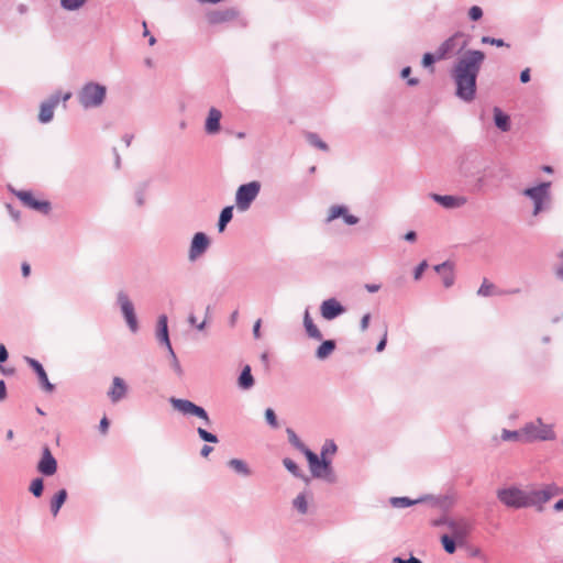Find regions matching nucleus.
<instances>
[{
	"instance_id": "1",
	"label": "nucleus",
	"mask_w": 563,
	"mask_h": 563,
	"mask_svg": "<svg viewBox=\"0 0 563 563\" xmlns=\"http://www.w3.org/2000/svg\"><path fill=\"white\" fill-rule=\"evenodd\" d=\"M485 55L481 51L467 52L455 65L453 78L456 84V95L459 98L471 101L476 91V77Z\"/></svg>"
},
{
	"instance_id": "2",
	"label": "nucleus",
	"mask_w": 563,
	"mask_h": 563,
	"mask_svg": "<svg viewBox=\"0 0 563 563\" xmlns=\"http://www.w3.org/2000/svg\"><path fill=\"white\" fill-rule=\"evenodd\" d=\"M522 441H547L555 439V433L552 427L542 422L541 419H537L533 422L527 423L521 429Z\"/></svg>"
},
{
	"instance_id": "3",
	"label": "nucleus",
	"mask_w": 563,
	"mask_h": 563,
	"mask_svg": "<svg viewBox=\"0 0 563 563\" xmlns=\"http://www.w3.org/2000/svg\"><path fill=\"white\" fill-rule=\"evenodd\" d=\"M106 98V87L96 82L86 84L78 93L84 108H96L102 104Z\"/></svg>"
},
{
	"instance_id": "4",
	"label": "nucleus",
	"mask_w": 563,
	"mask_h": 563,
	"mask_svg": "<svg viewBox=\"0 0 563 563\" xmlns=\"http://www.w3.org/2000/svg\"><path fill=\"white\" fill-rule=\"evenodd\" d=\"M560 494H563V489L556 484H548L539 489H528V507H536L541 511L544 504Z\"/></svg>"
},
{
	"instance_id": "5",
	"label": "nucleus",
	"mask_w": 563,
	"mask_h": 563,
	"mask_svg": "<svg viewBox=\"0 0 563 563\" xmlns=\"http://www.w3.org/2000/svg\"><path fill=\"white\" fill-rule=\"evenodd\" d=\"M498 499L510 508H528V489L515 486L501 488L497 492Z\"/></svg>"
},
{
	"instance_id": "6",
	"label": "nucleus",
	"mask_w": 563,
	"mask_h": 563,
	"mask_svg": "<svg viewBox=\"0 0 563 563\" xmlns=\"http://www.w3.org/2000/svg\"><path fill=\"white\" fill-rule=\"evenodd\" d=\"M305 456L307 457L312 476L317 478H324L330 482L334 481V475L331 468V460L325 457L319 459V456L310 450L305 451Z\"/></svg>"
},
{
	"instance_id": "7",
	"label": "nucleus",
	"mask_w": 563,
	"mask_h": 563,
	"mask_svg": "<svg viewBox=\"0 0 563 563\" xmlns=\"http://www.w3.org/2000/svg\"><path fill=\"white\" fill-rule=\"evenodd\" d=\"M550 186L551 183L547 181L523 190L522 194L533 201V216H538L550 202Z\"/></svg>"
},
{
	"instance_id": "8",
	"label": "nucleus",
	"mask_w": 563,
	"mask_h": 563,
	"mask_svg": "<svg viewBox=\"0 0 563 563\" xmlns=\"http://www.w3.org/2000/svg\"><path fill=\"white\" fill-rule=\"evenodd\" d=\"M258 192L260 184L257 181H251L240 186L235 196L238 209L242 211L247 210L251 202L256 198Z\"/></svg>"
},
{
	"instance_id": "9",
	"label": "nucleus",
	"mask_w": 563,
	"mask_h": 563,
	"mask_svg": "<svg viewBox=\"0 0 563 563\" xmlns=\"http://www.w3.org/2000/svg\"><path fill=\"white\" fill-rule=\"evenodd\" d=\"M466 46V41L463 40V34L456 33L446 41H444L437 49V59L441 60L452 55L456 49H462Z\"/></svg>"
},
{
	"instance_id": "10",
	"label": "nucleus",
	"mask_w": 563,
	"mask_h": 563,
	"mask_svg": "<svg viewBox=\"0 0 563 563\" xmlns=\"http://www.w3.org/2000/svg\"><path fill=\"white\" fill-rule=\"evenodd\" d=\"M170 402L176 410L183 412L184 415L197 416V417L203 419L206 421V423H208V424L210 423L208 413L206 412V410L202 407H199V406L195 405L194 402L186 400V399L172 398Z\"/></svg>"
},
{
	"instance_id": "11",
	"label": "nucleus",
	"mask_w": 563,
	"mask_h": 563,
	"mask_svg": "<svg viewBox=\"0 0 563 563\" xmlns=\"http://www.w3.org/2000/svg\"><path fill=\"white\" fill-rule=\"evenodd\" d=\"M210 241L208 236L202 233L198 232L194 235L188 257L191 262L196 261L199 256H201L207 249L209 247Z\"/></svg>"
},
{
	"instance_id": "12",
	"label": "nucleus",
	"mask_w": 563,
	"mask_h": 563,
	"mask_svg": "<svg viewBox=\"0 0 563 563\" xmlns=\"http://www.w3.org/2000/svg\"><path fill=\"white\" fill-rule=\"evenodd\" d=\"M118 300L130 329L133 332H135L137 329V320L134 312L133 303L131 302L129 297L123 292L119 294Z\"/></svg>"
},
{
	"instance_id": "13",
	"label": "nucleus",
	"mask_w": 563,
	"mask_h": 563,
	"mask_svg": "<svg viewBox=\"0 0 563 563\" xmlns=\"http://www.w3.org/2000/svg\"><path fill=\"white\" fill-rule=\"evenodd\" d=\"M451 537L456 541L462 542L472 529V525L465 519H456L448 521Z\"/></svg>"
},
{
	"instance_id": "14",
	"label": "nucleus",
	"mask_w": 563,
	"mask_h": 563,
	"mask_svg": "<svg viewBox=\"0 0 563 563\" xmlns=\"http://www.w3.org/2000/svg\"><path fill=\"white\" fill-rule=\"evenodd\" d=\"M37 470L46 476H51L56 473L57 463L48 446L43 448L42 459L38 462Z\"/></svg>"
},
{
	"instance_id": "15",
	"label": "nucleus",
	"mask_w": 563,
	"mask_h": 563,
	"mask_svg": "<svg viewBox=\"0 0 563 563\" xmlns=\"http://www.w3.org/2000/svg\"><path fill=\"white\" fill-rule=\"evenodd\" d=\"M60 101V93L53 95L49 100L43 102L40 107L38 120L42 123H48L54 117V109Z\"/></svg>"
},
{
	"instance_id": "16",
	"label": "nucleus",
	"mask_w": 563,
	"mask_h": 563,
	"mask_svg": "<svg viewBox=\"0 0 563 563\" xmlns=\"http://www.w3.org/2000/svg\"><path fill=\"white\" fill-rule=\"evenodd\" d=\"M20 200L27 207L47 213L49 210V203L47 201H41L35 198V196L29 191H22L19 194Z\"/></svg>"
},
{
	"instance_id": "17",
	"label": "nucleus",
	"mask_w": 563,
	"mask_h": 563,
	"mask_svg": "<svg viewBox=\"0 0 563 563\" xmlns=\"http://www.w3.org/2000/svg\"><path fill=\"white\" fill-rule=\"evenodd\" d=\"M344 311L341 303L335 299L324 300L321 305V314L327 320H332Z\"/></svg>"
},
{
	"instance_id": "18",
	"label": "nucleus",
	"mask_w": 563,
	"mask_h": 563,
	"mask_svg": "<svg viewBox=\"0 0 563 563\" xmlns=\"http://www.w3.org/2000/svg\"><path fill=\"white\" fill-rule=\"evenodd\" d=\"M126 391L128 387L124 380L121 377H114L108 395L112 402H118L119 400L125 397Z\"/></svg>"
},
{
	"instance_id": "19",
	"label": "nucleus",
	"mask_w": 563,
	"mask_h": 563,
	"mask_svg": "<svg viewBox=\"0 0 563 563\" xmlns=\"http://www.w3.org/2000/svg\"><path fill=\"white\" fill-rule=\"evenodd\" d=\"M222 113L220 110L216 108H211L209 110L207 120H206V132L208 134H216L220 131V120H221Z\"/></svg>"
},
{
	"instance_id": "20",
	"label": "nucleus",
	"mask_w": 563,
	"mask_h": 563,
	"mask_svg": "<svg viewBox=\"0 0 563 563\" xmlns=\"http://www.w3.org/2000/svg\"><path fill=\"white\" fill-rule=\"evenodd\" d=\"M432 199L439 202L444 208H459L466 203V199L462 196H441L433 194Z\"/></svg>"
},
{
	"instance_id": "21",
	"label": "nucleus",
	"mask_w": 563,
	"mask_h": 563,
	"mask_svg": "<svg viewBox=\"0 0 563 563\" xmlns=\"http://www.w3.org/2000/svg\"><path fill=\"white\" fill-rule=\"evenodd\" d=\"M435 272L441 274L443 284L446 288L454 284V266L450 262H444L434 267Z\"/></svg>"
},
{
	"instance_id": "22",
	"label": "nucleus",
	"mask_w": 563,
	"mask_h": 563,
	"mask_svg": "<svg viewBox=\"0 0 563 563\" xmlns=\"http://www.w3.org/2000/svg\"><path fill=\"white\" fill-rule=\"evenodd\" d=\"M27 363L35 371L43 388L47 391H53L54 386L49 383L46 372L43 366L34 358H27Z\"/></svg>"
},
{
	"instance_id": "23",
	"label": "nucleus",
	"mask_w": 563,
	"mask_h": 563,
	"mask_svg": "<svg viewBox=\"0 0 563 563\" xmlns=\"http://www.w3.org/2000/svg\"><path fill=\"white\" fill-rule=\"evenodd\" d=\"M157 327H158V330H157L158 340L161 342H163L167 346L169 353L173 354V347H172L169 336H168L167 317L165 314H162L158 318Z\"/></svg>"
},
{
	"instance_id": "24",
	"label": "nucleus",
	"mask_w": 563,
	"mask_h": 563,
	"mask_svg": "<svg viewBox=\"0 0 563 563\" xmlns=\"http://www.w3.org/2000/svg\"><path fill=\"white\" fill-rule=\"evenodd\" d=\"M303 323H305V328H306V331L309 334V336H311V338H313L316 340H321L322 339V334H321L320 330L313 323V321L310 318L308 311H306V313H305Z\"/></svg>"
},
{
	"instance_id": "25",
	"label": "nucleus",
	"mask_w": 563,
	"mask_h": 563,
	"mask_svg": "<svg viewBox=\"0 0 563 563\" xmlns=\"http://www.w3.org/2000/svg\"><path fill=\"white\" fill-rule=\"evenodd\" d=\"M494 120L497 128L500 129L501 131L509 130V117L498 108L494 109Z\"/></svg>"
},
{
	"instance_id": "26",
	"label": "nucleus",
	"mask_w": 563,
	"mask_h": 563,
	"mask_svg": "<svg viewBox=\"0 0 563 563\" xmlns=\"http://www.w3.org/2000/svg\"><path fill=\"white\" fill-rule=\"evenodd\" d=\"M66 497H67V492L65 489H60L52 499L51 509H52V512L54 516H56L58 514L60 507L63 506V504L66 500Z\"/></svg>"
},
{
	"instance_id": "27",
	"label": "nucleus",
	"mask_w": 563,
	"mask_h": 563,
	"mask_svg": "<svg viewBox=\"0 0 563 563\" xmlns=\"http://www.w3.org/2000/svg\"><path fill=\"white\" fill-rule=\"evenodd\" d=\"M253 384H254V379L251 374V367L249 365H246L243 368V371L239 377V385H240V387L247 389V388L252 387Z\"/></svg>"
},
{
	"instance_id": "28",
	"label": "nucleus",
	"mask_w": 563,
	"mask_h": 563,
	"mask_svg": "<svg viewBox=\"0 0 563 563\" xmlns=\"http://www.w3.org/2000/svg\"><path fill=\"white\" fill-rule=\"evenodd\" d=\"M335 344L333 341H324L317 350V357L323 360L328 357L334 350Z\"/></svg>"
},
{
	"instance_id": "29",
	"label": "nucleus",
	"mask_w": 563,
	"mask_h": 563,
	"mask_svg": "<svg viewBox=\"0 0 563 563\" xmlns=\"http://www.w3.org/2000/svg\"><path fill=\"white\" fill-rule=\"evenodd\" d=\"M232 216H233V208L232 207H225L221 211V214H220V218H219V223H218L220 232H222L224 230L225 225L228 224V222L231 221Z\"/></svg>"
},
{
	"instance_id": "30",
	"label": "nucleus",
	"mask_w": 563,
	"mask_h": 563,
	"mask_svg": "<svg viewBox=\"0 0 563 563\" xmlns=\"http://www.w3.org/2000/svg\"><path fill=\"white\" fill-rule=\"evenodd\" d=\"M235 12L233 10L222 11V12H216L210 16V22L212 23H220L228 20H231L235 16Z\"/></svg>"
},
{
	"instance_id": "31",
	"label": "nucleus",
	"mask_w": 563,
	"mask_h": 563,
	"mask_svg": "<svg viewBox=\"0 0 563 563\" xmlns=\"http://www.w3.org/2000/svg\"><path fill=\"white\" fill-rule=\"evenodd\" d=\"M477 294L483 297L493 296L496 294V287L487 279H484Z\"/></svg>"
},
{
	"instance_id": "32",
	"label": "nucleus",
	"mask_w": 563,
	"mask_h": 563,
	"mask_svg": "<svg viewBox=\"0 0 563 563\" xmlns=\"http://www.w3.org/2000/svg\"><path fill=\"white\" fill-rule=\"evenodd\" d=\"M294 507L300 514H306L308 511V501L305 494H300L294 499Z\"/></svg>"
},
{
	"instance_id": "33",
	"label": "nucleus",
	"mask_w": 563,
	"mask_h": 563,
	"mask_svg": "<svg viewBox=\"0 0 563 563\" xmlns=\"http://www.w3.org/2000/svg\"><path fill=\"white\" fill-rule=\"evenodd\" d=\"M346 213V208L342 206H332L329 209L327 221H333L334 219L339 217H343Z\"/></svg>"
},
{
	"instance_id": "34",
	"label": "nucleus",
	"mask_w": 563,
	"mask_h": 563,
	"mask_svg": "<svg viewBox=\"0 0 563 563\" xmlns=\"http://www.w3.org/2000/svg\"><path fill=\"white\" fill-rule=\"evenodd\" d=\"M229 465L238 473L240 474H243V475H249L250 474V470L247 468L246 464L241 461V460H238V459H232L230 462H229Z\"/></svg>"
},
{
	"instance_id": "35",
	"label": "nucleus",
	"mask_w": 563,
	"mask_h": 563,
	"mask_svg": "<svg viewBox=\"0 0 563 563\" xmlns=\"http://www.w3.org/2000/svg\"><path fill=\"white\" fill-rule=\"evenodd\" d=\"M455 541L456 540L454 538H452L451 536H448V534H444L441 537V542L443 544V548L450 554L455 552V549H456Z\"/></svg>"
},
{
	"instance_id": "36",
	"label": "nucleus",
	"mask_w": 563,
	"mask_h": 563,
	"mask_svg": "<svg viewBox=\"0 0 563 563\" xmlns=\"http://www.w3.org/2000/svg\"><path fill=\"white\" fill-rule=\"evenodd\" d=\"M307 140L311 145L322 151H328L329 148L328 145L322 140H320V137L314 133L307 134Z\"/></svg>"
},
{
	"instance_id": "37",
	"label": "nucleus",
	"mask_w": 563,
	"mask_h": 563,
	"mask_svg": "<svg viewBox=\"0 0 563 563\" xmlns=\"http://www.w3.org/2000/svg\"><path fill=\"white\" fill-rule=\"evenodd\" d=\"M336 452V445L332 441H328L324 443L322 451H321V457H325L330 460L332 455H334Z\"/></svg>"
},
{
	"instance_id": "38",
	"label": "nucleus",
	"mask_w": 563,
	"mask_h": 563,
	"mask_svg": "<svg viewBox=\"0 0 563 563\" xmlns=\"http://www.w3.org/2000/svg\"><path fill=\"white\" fill-rule=\"evenodd\" d=\"M287 433H288L290 443L292 445H295L297 449H299L303 454H305L306 450H309L308 448H306L303 445V443L299 440V438L296 435V433L291 429H288Z\"/></svg>"
},
{
	"instance_id": "39",
	"label": "nucleus",
	"mask_w": 563,
	"mask_h": 563,
	"mask_svg": "<svg viewBox=\"0 0 563 563\" xmlns=\"http://www.w3.org/2000/svg\"><path fill=\"white\" fill-rule=\"evenodd\" d=\"M501 439L504 441H518V440L522 441L521 430L520 431L503 430Z\"/></svg>"
},
{
	"instance_id": "40",
	"label": "nucleus",
	"mask_w": 563,
	"mask_h": 563,
	"mask_svg": "<svg viewBox=\"0 0 563 563\" xmlns=\"http://www.w3.org/2000/svg\"><path fill=\"white\" fill-rule=\"evenodd\" d=\"M87 0H60L62 5L67 10H77L86 3Z\"/></svg>"
},
{
	"instance_id": "41",
	"label": "nucleus",
	"mask_w": 563,
	"mask_h": 563,
	"mask_svg": "<svg viewBox=\"0 0 563 563\" xmlns=\"http://www.w3.org/2000/svg\"><path fill=\"white\" fill-rule=\"evenodd\" d=\"M419 500H411L407 497H397V498H393L391 499V504L393 506L395 507H408V506H411L416 503H418Z\"/></svg>"
},
{
	"instance_id": "42",
	"label": "nucleus",
	"mask_w": 563,
	"mask_h": 563,
	"mask_svg": "<svg viewBox=\"0 0 563 563\" xmlns=\"http://www.w3.org/2000/svg\"><path fill=\"white\" fill-rule=\"evenodd\" d=\"M30 490L34 496L40 497L43 492V481L41 478H36L31 483Z\"/></svg>"
},
{
	"instance_id": "43",
	"label": "nucleus",
	"mask_w": 563,
	"mask_h": 563,
	"mask_svg": "<svg viewBox=\"0 0 563 563\" xmlns=\"http://www.w3.org/2000/svg\"><path fill=\"white\" fill-rule=\"evenodd\" d=\"M198 434L200 435V438H201L202 440H205V441H207V442H212V443L218 442V438H217L214 434H212V433H210V432L206 431V430H205V429H202V428H198Z\"/></svg>"
},
{
	"instance_id": "44",
	"label": "nucleus",
	"mask_w": 563,
	"mask_h": 563,
	"mask_svg": "<svg viewBox=\"0 0 563 563\" xmlns=\"http://www.w3.org/2000/svg\"><path fill=\"white\" fill-rule=\"evenodd\" d=\"M285 467L291 473L294 474L295 476H299V468L297 466V464L290 460V459H285L283 461Z\"/></svg>"
},
{
	"instance_id": "45",
	"label": "nucleus",
	"mask_w": 563,
	"mask_h": 563,
	"mask_svg": "<svg viewBox=\"0 0 563 563\" xmlns=\"http://www.w3.org/2000/svg\"><path fill=\"white\" fill-rule=\"evenodd\" d=\"M438 60L437 59V52L434 54L426 53L422 57V66L423 67H431L432 64Z\"/></svg>"
},
{
	"instance_id": "46",
	"label": "nucleus",
	"mask_w": 563,
	"mask_h": 563,
	"mask_svg": "<svg viewBox=\"0 0 563 563\" xmlns=\"http://www.w3.org/2000/svg\"><path fill=\"white\" fill-rule=\"evenodd\" d=\"M265 418L267 420V422L273 427V428H277L278 423H277V419H276V415L274 412L273 409L268 408L266 409L265 411Z\"/></svg>"
},
{
	"instance_id": "47",
	"label": "nucleus",
	"mask_w": 563,
	"mask_h": 563,
	"mask_svg": "<svg viewBox=\"0 0 563 563\" xmlns=\"http://www.w3.org/2000/svg\"><path fill=\"white\" fill-rule=\"evenodd\" d=\"M468 15L471 20L477 21L483 16V10L477 5H473L468 11Z\"/></svg>"
},
{
	"instance_id": "48",
	"label": "nucleus",
	"mask_w": 563,
	"mask_h": 563,
	"mask_svg": "<svg viewBox=\"0 0 563 563\" xmlns=\"http://www.w3.org/2000/svg\"><path fill=\"white\" fill-rule=\"evenodd\" d=\"M428 264L426 261L421 262L415 271V279H419L427 268Z\"/></svg>"
},
{
	"instance_id": "49",
	"label": "nucleus",
	"mask_w": 563,
	"mask_h": 563,
	"mask_svg": "<svg viewBox=\"0 0 563 563\" xmlns=\"http://www.w3.org/2000/svg\"><path fill=\"white\" fill-rule=\"evenodd\" d=\"M189 323L191 325H196L199 330H202L205 328V324H206V321H201L200 323H198L197 321V318L192 314L189 316V319H188Z\"/></svg>"
},
{
	"instance_id": "50",
	"label": "nucleus",
	"mask_w": 563,
	"mask_h": 563,
	"mask_svg": "<svg viewBox=\"0 0 563 563\" xmlns=\"http://www.w3.org/2000/svg\"><path fill=\"white\" fill-rule=\"evenodd\" d=\"M394 563H421V561L417 558L411 556L408 560H402L400 558H395Z\"/></svg>"
},
{
	"instance_id": "51",
	"label": "nucleus",
	"mask_w": 563,
	"mask_h": 563,
	"mask_svg": "<svg viewBox=\"0 0 563 563\" xmlns=\"http://www.w3.org/2000/svg\"><path fill=\"white\" fill-rule=\"evenodd\" d=\"M261 324H262L261 319L256 320V322L254 323L253 334H254L255 339H260V336H261V332H260Z\"/></svg>"
},
{
	"instance_id": "52",
	"label": "nucleus",
	"mask_w": 563,
	"mask_h": 563,
	"mask_svg": "<svg viewBox=\"0 0 563 563\" xmlns=\"http://www.w3.org/2000/svg\"><path fill=\"white\" fill-rule=\"evenodd\" d=\"M170 355H172V357H173V367H174V369L176 371V373H177L178 375H180V374H181V367H180V364H179V362H178V360H177V357H176V355H175V353H174V352H173V354H170Z\"/></svg>"
},
{
	"instance_id": "53",
	"label": "nucleus",
	"mask_w": 563,
	"mask_h": 563,
	"mask_svg": "<svg viewBox=\"0 0 563 563\" xmlns=\"http://www.w3.org/2000/svg\"><path fill=\"white\" fill-rule=\"evenodd\" d=\"M520 80L521 82L526 84L530 80V69L526 68L520 74Z\"/></svg>"
},
{
	"instance_id": "54",
	"label": "nucleus",
	"mask_w": 563,
	"mask_h": 563,
	"mask_svg": "<svg viewBox=\"0 0 563 563\" xmlns=\"http://www.w3.org/2000/svg\"><path fill=\"white\" fill-rule=\"evenodd\" d=\"M371 316L366 313L361 320V330L365 331L368 328Z\"/></svg>"
},
{
	"instance_id": "55",
	"label": "nucleus",
	"mask_w": 563,
	"mask_h": 563,
	"mask_svg": "<svg viewBox=\"0 0 563 563\" xmlns=\"http://www.w3.org/2000/svg\"><path fill=\"white\" fill-rule=\"evenodd\" d=\"M109 428V420L107 417H103L100 421V431L106 434Z\"/></svg>"
},
{
	"instance_id": "56",
	"label": "nucleus",
	"mask_w": 563,
	"mask_h": 563,
	"mask_svg": "<svg viewBox=\"0 0 563 563\" xmlns=\"http://www.w3.org/2000/svg\"><path fill=\"white\" fill-rule=\"evenodd\" d=\"M343 219L345 221V223L347 224H355L357 223L358 219L352 214H347V212L345 213V216H343Z\"/></svg>"
},
{
	"instance_id": "57",
	"label": "nucleus",
	"mask_w": 563,
	"mask_h": 563,
	"mask_svg": "<svg viewBox=\"0 0 563 563\" xmlns=\"http://www.w3.org/2000/svg\"><path fill=\"white\" fill-rule=\"evenodd\" d=\"M386 342H387V332L384 333L383 339L377 344L376 351L377 352H382L385 349V346H386Z\"/></svg>"
},
{
	"instance_id": "58",
	"label": "nucleus",
	"mask_w": 563,
	"mask_h": 563,
	"mask_svg": "<svg viewBox=\"0 0 563 563\" xmlns=\"http://www.w3.org/2000/svg\"><path fill=\"white\" fill-rule=\"evenodd\" d=\"M8 358V351L3 344H0V363L7 361Z\"/></svg>"
},
{
	"instance_id": "59",
	"label": "nucleus",
	"mask_w": 563,
	"mask_h": 563,
	"mask_svg": "<svg viewBox=\"0 0 563 563\" xmlns=\"http://www.w3.org/2000/svg\"><path fill=\"white\" fill-rule=\"evenodd\" d=\"M23 277H27L31 273V266L29 263H23L21 266Z\"/></svg>"
},
{
	"instance_id": "60",
	"label": "nucleus",
	"mask_w": 563,
	"mask_h": 563,
	"mask_svg": "<svg viewBox=\"0 0 563 563\" xmlns=\"http://www.w3.org/2000/svg\"><path fill=\"white\" fill-rule=\"evenodd\" d=\"M7 396V388L3 380H0V400H3Z\"/></svg>"
},
{
	"instance_id": "61",
	"label": "nucleus",
	"mask_w": 563,
	"mask_h": 563,
	"mask_svg": "<svg viewBox=\"0 0 563 563\" xmlns=\"http://www.w3.org/2000/svg\"><path fill=\"white\" fill-rule=\"evenodd\" d=\"M560 258H561V265L559 266L556 274L561 279H563V253H561Z\"/></svg>"
},
{
	"instance_id": "62",
	"label": "nucleus",
	"mask_w": 563,
	"mask_h": 563,
	"mask_svg": "<svg viewBox=\"0 0 563 563\" xmlns=\"http://www.w3.org/2000/svg\"><path fill=\"white\" fill-rule=\"evenodd\" d=\"M211 451H212V448H211V446H209V445H203V448L201 449V455H202L203 457H207V456L210 454V452H211Z\"/></svg>"
},
{
	"instance_id": "63",
	"label": "nucleus",
	"mask_w": 563,
	"mask_h": 563,
	"mask_svg": "<svg viewBox=\"0 0 563 563\" xmlns=\"http://www.w3.org/2000/svg\"><path fill=\"white\" fill-rule=\"evenodd\" d=\"M553 508L555 511H562L563 510V499H560L559 501H556L554 504Z\"/></svg>"
},
{
	"instance_id": "64",
	"label": "nucleus",
	"mask_w": 563,
	"mask_h": 563,
	"mask_svg": "<svg viewBox=\"0 0 563 563\" xmlns=\"http://www.w3.org/2000/svg\"><path fill=\"white\" fill-rule=\"evenodd\" d=\"M405 239H406L407 241L412 242V241H415V240H416V233H415L413 231H410V232H408V233L405 235Z\"/></svg>"
}]
</instances>
